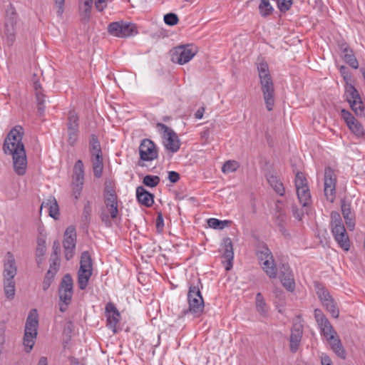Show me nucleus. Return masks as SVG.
<instances>
[{
	"instance_id": "f257e3e1",
	"label": "nucleus",
	"mask_w": 365,
	"mask_h": 365,
	"mask_svg": "<svg viewBox=\"0 0 365 365\" xmlns=\"http://www.w3.org/2000/svg\"><path fill=\"white\" fill-rule=\"evenodd\" d=\"M23 135L24 128L16 125L10 130L4 143V150L5 153L12 155L14 171L19 175H24L27 168Z\"/></svg>"
},
{
	"instance_id": "f03ea898",
	"label": "nucleus",
	"mask_w": 365,
	"mask_h": 365,
	"mask_svg": "<svg viewBox=\"0 0 365 365\" xmlns=\"http://www.w3.org/2000/svg\"><path fill=\"white\" fill-rule=\"evenodd\" d=\"M104 203L106 209L100 214L101 221L106 227L112 225L111 219L117 218L118 215V196L112 182H106L104 189Z\"/></svg>"
},
{
	"instance_id": "7ed1b4c3",
	"label": "nucleus",
	"mask_w": 365,
	"mask_h": 365,
	"mask_svg": "<svg viewBox=\"0 0 365 365\" xmlns=\"http://www.w3.org/2000/svg\"><path fill=\"white\" fill-rule=\"evenodd\" d=\"M17 273L15 259L11 252H7L4 264L3 284L5 296L12 299L15 295L16 283L14 277Z\"/></svg>"
},
{
	"instance_id": "20e7f679",
	"label": "nucleus",
	"mask_w": 365,
	"mask_h": 365,
	"mask_svg": "<svg viewBox=\"0 0 365 365\" xmlns=\"http://www.w3.org/2000/svg\"><path fill=\"white\" fill-rule=\"evenodd\" d=\"M38 315L36 309H31L27 317L24 334L23 338V344L25 351L29 353L34 344L38 334Z\"/></svg>"
},
{
	"instance_id": "39448f33",
	"label": "nucleus",
	"mask_w": 365,
	"mask_h": 365,
	"mask_svg": "<svg viewBox=\"0 0 365 365\" xmlns=\"http://www.w3.org/2000/svg\"><path fill=\"white\" fill-rule=\"evenodd\" d=\"M259 77L266 108L271 111L274 104V88L272 78L269 70H259Z\"/></svg>"
},
{
	"instance_id": "423d86ee",
	"label": "nucleus",
	"mask_w": 365,
	"mask_h": 365,
	"mask_svg": "<svg viewBox=\"0 0 365 365\" xmlns=\"http://www.w3.org/2000/svg\"><path fill=\"white\" fill-rule=\"evenodd\" d=\"M187 301L189 308L182 312V315H186L189 313L194 317H200L204 310V300L198 287L191 285L187 294Z\"/></svg>"
},
{
	"instance_id": "0eeeda50",
	"label": "nucleus",
	"mask_w": 365,
	"mask_h": 365,
	"mask_svg": "<svg viewBox=\"0 0 365 365\" xmlns=\"http://www.w3.org/2000/svg\"><path fill=\"white\" fill-rule=\"evenodd\" d=\"M93 274V262L88 251L82 252L80 260V267L78 271V285L81 290L88 286L89 279Z\"/></svg>"
},
{
	"instance_id": "6e6552de",
	"label": "nucleus",
	"mask_w": 365,
	"mask_h": 365,
	"mask_svg": "<svg viewBox=\"0 0 365 365\" xmlns=\"http://www.w3.org/2000/svg\"><path fill=\"white\" fill-rule=\"evenodd\" d=\"M73 279L68 274H66L60 284L58 289L59 310L65 312L71 304L73 297Z\"/></svg>"
},
{
	"instance_id": "1a4fd4ad",
	"label": "nucleus",
	"mask_w": 365,
	"mask_h": 365,
	"mask_svg": "<svg viewBox=\"0 0 365 365\" xmlns=\"http://www.w3.org/2000/svg\"><path fill=\"white\" fill-rule=\"evenodd\" d=\"M344 97L356 115H364V104L360 94L354 86L351 83H346L345 86Z\"/></svg>"
},
{
	"instance_id": "9d476101",
	"label": "nucleus",
	"mask_w": 365,
	"mask_h": 365,
	"mask_svg": "<svg viewBox=\"0 0 365 365\" xmlns=\"http://www.w3.org/2000/svg\"><path fill=\"white\" fill-rule=\"evenodd\" d=\"M156 127L163 138V144L165 148L172 153L178 152L180 147L178 135L163 123H158Z\"/></svg>"
},
{
	"instance_id": "9b49d317",
	"label": "nucleus",
	"mask_w": 365,
	"mask_h": 365,
	"mask_svg": "<svg viewBox=\"0 0 365 365\" xmlns=\"http://www.w3.org/2000/svg\"><path fill=\"white\" fill-rule=\"evenodd\" d=\"M294 183L299 203L303 207L308 206L312 201L311 193L307 180L304 173L302 172H297L296 173Z\"/></svg>"
},
{
	"instance_id": "f8f14e48",
	"label": "nucleus",
	"mask_w": 365,
	"mask_h": 365,
	"mask_svg": "<svg viewBox=\"0 0 365 365\" xmlns=\"http://www.w3.org/2000/svg\"><path fill=\"white\" fill-rule=\"evenodd\" d=\"M108 33L114 36L125 38L138 34L137 27L134 24L116 21L112 22L108 26Z\"/></svg>"
},
{
	"instance_id": "ddd939ff",
	"label": "nucleus",
	"mask_w": 365,
	"mask_h": 365,
	"mask_svg": "<svg viewBox=\"0 0 365 365\" xmlns=\"http://www.w3.org/2000/svg\"><path fill=\"white\" fill-rule=\"evenodd\" d=\"M197 48L193 45H182L174 48L171 60L174 63L183 65L190 61L197 53Z\"/></svg>"
},
{
	"instance_id": "4468645a",
	"label": "nucleus",
	"mask_w": 365,
	"mask_h": 365,
	"mask_svg": "<svg viewBox=\"0 0 365 365\" xmlns=\"http://www.w3.org/2000/svg\"><path fill=\"white\" fill-rule=\"evenodd\" d=\"M257 257L261 262L262 267L270 278L277 277V268L272 254L267 247H262L257 252Z\"/></svg>"
},
{
	"instance_id": "2eb2a0df",
	"label": "nucleus",
	"mask_w": 365,
	"mask_h": 365,
	"mask_svg": "<svg viewBox=\"0 0 365 365\" xmlns=\"http://www.w3.org/2000/svg\"><path fill=\"white\" fill-rule=\"evenodd\" d=\"M336 175L330 168H326L324 178V192L326 199L330 202H334L336 198Z\"/></svg>"
},
{
	"instance_id": "dca6fc26",
	"label": "nucleus",
	"mask_w": 365,
	"mask_h": 365,
	"mask_svg": "<svg viewBox=\"0 0 365 365\" xmlns=\"http://www.w3.org/2000/svg\"><path fill=\"white\" fill-rule=\"evenodd\" d=\"M341 116L346 122L347 127L356 138L359 139L365 138V130L363 125L349 110L342 109Z\"/></svg>"
},
{
	"instance_id": "f3484780",
	"label": "nucleus",
	"mask_w": 365,
	"mask_h": 365,
	"mask_svg": "<svg viewBox=\"0 0 365 365\" xmlns=\"http://www.w3.org/2000/svg\"><path fill=\"white\" fill-rule=\"evenodd\" d=\"M67 133L68 143L71 146H73L76 143L79 135V118L74 111H70L68 113Z\"/></svg>"
},
{
	"instance_id": "a211bd4d",
	"label": "nucleus",
	"mask_w": 365,
	"mask_h": 365,
	"mask_svg": "<svg viewBox=\"0 0 365 365\" xmlns=\"http://www.w3.org/2000/svg\"><path fill=\"white\" fill-rule=\"evenodd\" d=\"M314 318L319 327L321 334L324 336L327 341L331 339L330 336H332V338L337 336L336 332L329 321L320 309H316L314 310Z\"/></svg>"
},
{
	"instance_id": "6ab92c4d",
	"label": "nucleus",
	"mask_w": 365,
	"mask_h": 365,
	"mask_svg": "<svg viewBox=\"0 0 365 365\" xmlns=\"http://www.w3.org/2000/svg\"><path fill=\"white\" fill-rule=\"evenodd\" d=\"M76 242V233L74 227L70 226L66 228L64 233L63 245L65 257L67 260L73 258Z\"/></svg>"
},
{
	"instance_id": "aec40b11",
	"label": "nucleus",
	"mask_w": 365,
	"mask_h": 365,
	"mask_svg": "<svg viewBox=\"0 0 365 365\" xmlns=\"http://www.w3.org/2000/svg\"><path fill=\"white\" fill-rule=\"evenodd\" d=\"M140 158L143 161H152L158 158V150L154 143L149 139L142 140L139 147Z\"/></svg>"
},
{
	"instance_id": "412c9836",
	"label": "nucleus",
	"mask_w": 365,
	"mask_h": 365,
	"mask_svg": "<svg viewBox=\"0 0 365 365\" xmlns=\"http://www.w3.org/2000/svg\"><path fill=\"white\" fill-rule=\"evenodd\" d=\"M38 73H34L32 81H33V86L34 89L35 91V96L37 102L38 106V110L40 114H43L45 110V95L43 93L41 86L39 83V78L43 74V72L41 70H38Z\"/></svg>"
},
{
	"instance_id": "4be33fe9",
	"label": "nucleus",
	"mask_w": 365,
	"mask_h": 365,
	"mask_svg": "<svg viewBox=\"0 0 365 365\" xmlns=\"http://www.w3.org/2000/svg\"><path fill=\"white\" fill-rule=\"evenodd\" d=\"M303 335V324L300 322H294L291 329L289 338V347L292 353H296L299 347Z\"/></svg>"
},
{
	"instance_id": "5701e85b",
	"label": "nucleus",
	"mask_w": 365,
	"mask_h": 365,
	"mask_svg": "<svg viewBox=\"0 0 365 365\" xmlns=\"http://www.w3.org/2000/svg\"><path fill=\"white\" fill-rule=\"evenodd\" d=\"M107 317V326L114 333L116 332L117 324L120 321V313L115 306L112 303H108L106 306Z\"/></svg>"
},
{
	"instance_id": "b1692460",
	"label": "nucleus",
	"mask_w": 365,
	"mask_h": 365,
	"mask_svg": "<svg viewBox=\"0 0 365 365\" xmlns=\"http://www.w3.org/2000/svg\"><path fill=\"white\" fill-rule=\"evenodd\" d=\"M341 55L344 61L351 68H358L359 63L353 53V51L346 43H342L339 45Z\"/></svg>"
},
{
	"instance_id": "393cba45",
	"label": "nucleus",
	"mask_w": 365,
	"mask_h": 365,
	"mask_svg": "<svg viewBox=\"0 0 365 365\" xmlns=\"http://www.w3.org/2000/svg\"><path fill=\"white\" fill-rule=\"evenodd\" d=\"M284 271H281L279 278L282 285L290 292L294 290L295 282L293 274L290 268L287 265H283Z\"/></svg>"
},
{
	"instance_id": "a878e982",
	"label": "nucleus",
	"mask_w": 365,
	"mask_h": 365,
	"mask_svg": "<svg viewBox=\"0 0 365 365\" xmlns=\"http://www.w3.org/2000/svg\"><path fill=\"white\" fill-rule=\"evenodd\" d=\"M341 209L346 225L349 230H353L355 227L354 215L351 212V203L342 200L341 202Z\"/></svg>"
},
{
	"instance_id": "bb28decb",
	"label": "nucleus",
	"mask_w": 365,
	"mask_h": 365,
	"mask_svg": "<svg viewBox=\"0 0 365 365\" xmlns=\"http://www.w3.org/2000/svg\"><path fill=\"white\" fill-rule=\"evenodd\" d=\"M94 0H79L78 11L81 19L83 22L89 21Z\"/></svg>"
},
{
	"instance_id": "cd10ccee",
	"label": "nucleus",
	"mask_w": 365,
	"mask_h": 365,
	"mask_svg": "<svg viewBox=\"0 0 365 365\" xmlns=\"http://www.w3.org/2000/svg\"><path fill=\"white\" fill-rule=\"evenodd\" d=\"M136 197L139 203L148 207H151L154 202L153 195L143 186H138L136 188Z\"/></svg>"
},
{
	"instance_id": "c85d7f7f",
	"label": "nucleus",
	"mask_w": 365,
	"mask_h": 365,
	"mask_svg": "<svg viewBox=\"0 0 365 365\" xmlns=\"http://www.w3.org/2000/svg\"><path fill=\"white\" fill-rule=\"evenodd\" d=\"M223 257L226 260V270H230L232 267V261L234 258V252L232 242L230 238H226L223 240Z\"/></svg>"
},
{
	"instance_id": "c756f323",
	"label": "nucleus",
	"mask_w": 365,
	"mask_h": 365,
	"mask_svg": "<svg viewBox=\"0 0 365 365\" xmlns=\"http://www.w3.org/2000/svg\"><path fill=\"white\" fill-rule=\"evenodd\" d=\"M43 207L48 208L49 216L56 220L59 217V207L56 200L53 197H50L43 201L41 206V210Z\"/></svg>"
},
{
	"instance_id": "7c9ffc66",
	"label": "nucleus",
	"mask_w": 365,
	"mask_h": 365,
	"mask_svg": "<svg viewBox=\"0 0 365 365\" xmlns=\"http://www.w3.org/2000/svg\"><path fill=\"white\" fill-rule=\"evenodd\" d=\"M331 339L327 341L333 350V351L336 354L337 356L342 359H345L346 356V351L342 346L341 340L338 336L332 338L330 336Z\"/></svg>"
},
{
	"instance_id": "2f4dec72",
	"label": "nucleus",
	"mask_w": 365,
	"mask_h": 365,
	"mask_svg": "<svg viewBox=\"0 0 365 365\" xmlns=\"http://www.w3.org/2000/svg\"><path fill=\"white\" fill-rule=\"evenodd\" d=\"M267 179L270 186L274 190V191L279 195L283 196L285 192L284 187L282 182L278 179V178L273 175L269 174L267 175Z\"/></svg>"
},
{
	"instance_id": "473e14b6",
	"label": "nucleus",
	"mask_w": 365,
	"mask_h": 365,
	"mask_svg": "<svg viewBox=\"0 0 365 365\" xmlns=\"http://www.w3.org/2000/svg\"><path fill=\"white\" fill-rule=\"evenodd\" d=\"M72 180H84V165L81 160H78L73 166Z\"/></svg>"
},
{
	"instance_id": "72a5a7b5",
	"label": "nucleus",
	"mask_w": 365,
	"mask_h": 365,
	"mask_svg": "<svg viewBox=\"0 0 365 365\" xmlns=\"http://www.w3.org/2000/svg\"><path fill=\"white\" fill-rule=\"evenodd\" d=\"M272 0H261L259 5V11L262 16H267L274 11Z\"/></svg>"
},
{
	"instance_id": "f704fd0d",
	"label": "nucleus",
	"mask_w": 365,
	"mask_h": 365,
	"mask_svg": "<svg viewBox=\"0 0 365 365\" xmlns=\"http://www.w3.org/2000/svg\"><path fill=\"white\" fill-rule=\"evenodd\" d=\"M334 240L339 246L344 251H348L350 249V240L349 236L345 230V232L339 234L334 237Z\"/></svg>"
},
{
	"instance_id": "c9c22d12",
	"label": "nucleus",
	"mask_w": 365,
	"mask_h": 365,
	"mask_svg": "<svg viewBox=\"0 0 365 365\" xmlns=\"http://www.w3.org/2000/svg\"><path fill=\"white\" fill-rule=\"evenodd\" d=\"M256 309L257 311L263 317L267 316L268 307L267 306L264 297L260 292L256 295Z\"/></svg>"
},
{
	"instance_id": "e433bc0d",
	"label": "nucleus",
	"mask_w": 365,
	"mask_h": 365,
	"mask_svg": "<svg viewBox=\"0 0 365 365\" xmlns=\"http://www.w3.org/2000/svg\"><path fill=\"white\" fill-rule=\"evenodd\" d=\"M89 151L91 155L101 154V147L97 136L94 134L91 135L89 141Z\"/></svg>"
},
{
	"instance_id": "4c0bfd02",
	"label": "nucleus",
	"mask_w": 365,
	"mask_h": 365,
	"mask_svg": "<svg viewBox=\"0 0 365 365\" xmlns=\"http://www.w3.org/2000/svg\"><path fill=\"white\" fill-rule=\"evenodd\" d=\"M46 241L43 239H38L36 250V260L38 264L41 262L43 257L46 254Z\"/></svg>"
},
{
	"instance_id": "58836bf2",
	"label": "nucleus",
	"mask_w": 365,
	"mask_h": 365,
	"mask_svg": "<svg viewBox=\"0 0 365 365\" xmlns=\"http://www.w3.org/2000/svg\"><path fill=\"white\" fill-rule=\"evenodd\" d=\"M84 180H72V195L75 199H78L81 196L83 189Z\"/></svg>"
},
{
	"instance_id": "ea45409f",
	"label": "nucleus",
	"mask_w": 365,
	"mask_h": 365,
	"mask_svg": "<svg viewBox=\"0 0 365 365\" xmlns=\"http://www.w3.org/2000/svg\"><path fill=\"white\" fill-rule=\"evenodd\" d=\"M160 179L157 175H146L144 177L143 182L145 185L150 187H155L160 183Z\"/></svg>"
},
{
	"instance_id": "a19ab883",
	"label": "nucleus",
	"mask_w": 365,
	"mask_h": 365,
	"mask_svg": "<svg viewBox=\"0 0 365 365\" xmlns=\"http://www.w3.org/2000/svg\"><path fill=\"white\" fill-rule=\"evenodd\" d=\"M323 304L326 307L327 311L331 313L332 317L335 318L339 317V309H337L336 304L332 298L329 299V301L324 302Z\"/></svg>"
},
{
	"instance_id": "79ce46f5",
	"label": "nucleus",
	"mask_w": 365,
	"mask_h": 365,
	"mask_svg": "<svg viewBox=\"0 0 365 365\" xmlns=\"http://www.w3.org/2000/svg\"><path fill=\"white\" fill-rule=\"evenodd\" d=\"M239 168V164L235 160H227L222 167V171L224 173L235 172Z\"/></svg>"
},
{
	"instance_id": "37998d69",
	"label": "nucleus",
	"mask_w": 365,
	"mask_h": 365,
	"mask_svg": "<svg viewBox=\"0 0 365 365\" xmlns=\"http://www.w3.org/2000/svg\"><path fill=\"white\" fill-rule=\"evenodd\" d=\"M93 175L96 178H100L103 174V160H92Z\"/></svg>"
},
{
	"instance_id": "c03bdc74",
	"label": "nucleus",
	"mask_w": 365,
	"mask_h": 365,
	"mask_svg": "<svg viewBox=\"0 0 365 365\" xmlns=\"http://www.w3.org/2000/svg\"><path fill=\"white\" fill-rule=\"evenodd\" d=\"M208 225L213 229H222L228 224L227 220H220L216 218H210L207 220Z\"/></svg>"
},
{
	"instance_id": "a18cd8bd",
	"label": "nucleus",
	"mask_w": 365,
	"mask_h": 365,
	"mask_svg": "<svg viewBox=\"0 0 365 365\" xmlns=\"http://www.w3.org/2000/svg\"><path fill=\"white\" fill-rule=\"evenodd\" d=\"M272 2H276L279 10L284 13L287 11L292 4V0H272Z\"/></svg>"
},
{
	"instance_id": "49530a36",
	"label": "nucleus",
	"mask_w": 365,
	"mask_h": 365,
	"mask_svg": "<svg viewBox=\"0 0 365 365\" xmlns=\"http://www.w3.org/2000/svg\"><path fill=\"white\" fill-rule=\"evenodd\" d=\"M6 43L9 46L13 45L15 41V34L13 23L11 24V29H8V24H6Z\"/></svg>"
},
{
	"instance_id": "de8ad7c7",
	"label": "nucleus",
	"mask_w": 365,
	"mask_h": 365,
	"mask_svg": "<svg viewBox=\"0 0 365 365\" xmlns=\"http://www.w3.org/2000/svg\"><path fill=\"white\" fill-rule=\"evenodd\" d=\"M179 19L177 14L169 13L164 16V22L168 26H175L178 23Z\"/></svg>"
},
{
	"instance_id": "09e8293b",
	"label": "nucleus",
	"mask_w": 365,
	"mask_h": 365,
	"mask_svg": "<svg viewBox=\"0 0 365 365\" xmlns=\"http://www.w3.org/2000/svg\"><path fill=\"white\" fill-rule=\"evenodd\" d=\"M54 277L55 275H53V271L48 270L43 282V289L44 291L47 290L49 288L54 279Z\"/></svg>"
},
{
	"instance_id": "8fccbe9b",
	"label": "nucleus",
	"mask_w": 365,
	"mask_h": 365,
	"mask_svg": "<svg viewBox=\"0 0 365 365\" xmlns=\"http://www.w3.org/2000/svg\"><path fill=\"white\" fill-rule=\"evenodd\" d=\"M92 211L91 203L90 201H87L83 207L82 217L86 222L90 220L91 215Z\"/></svg>"
},
{
	"instance_id": "3c124183",
	"label": "nucleus",
	"mask_w": 365,
	"mask_h": 365,
	"mask_svg": "<svg viewBox=\"0 0 365 365\" xmlns=\"http://www.w3.org/2000/svg\"><path fill=\"white\" fill-rule=\"evenodd\" d=\"M53 1L56 8L57 16L61 18L64 12L65 0H53Z\"/></svg>"
},
{
	"instance_id": "603ef678",
	"label": "nucleus",
	"mask_w": 365,
	"mask_h": 365,
	"mask_svg": "<svg viewBox=\"0 0 365 365\" xmlns=\"http://www.w3.org/2000/svg\"><path fill=\"white\" fill-rule=\"evenodd\" d=\"M317 294L322 303L326 301H329V299L331 298L329 292L324 288L319 289L317 291Z\"/></svg>"
},
{
	"instance_id": "864d4df0",
	"label": "nucleus",
	"mask_w": 365,
	"mask_h": 365,
	"mask_svg": "<svg viewBox=\"0 0 365 365\" xmlns=\"http://www.w3.org/2000/svg\"><path fill=\"white\" fill-rule=\"evenodd\" d=\"M331 232H332L334 237H336L339 234L345 232V230H346L343 223L339 224V225L334 224V225L331 226Z\"/></svg>"
},
{
	"instance_id": "5fc2aeb1",
	"label": "nucleus",
	"mask_w": 365,
	"mask_h": 365,
	"mask_svg": "<svg viewBox=\"0 0 365 365\" xmlns=\"http://www.w3.org/2000/svg\"><path fill=\"white\" fill-rule=\"evenodd\" d=\"M292 212L294 217L298 221H301L304 216L303 210L299 209L297 205H292Z\"/></svg>"
},
{
	"instance_id": "6e6d98bb",
	"label": "nucleus",
	"mask_w": 365,
	"mask_h": 365,
	"mask_svg": "<svg viewBox=\"0 0 365 365\" xmlns=\"http://www.w3.org/2000/svg\"><path fill=\"white\" fill-rule=\"evenodd\" d=\"M341 223L342 220L339 213L337 212H332L331 213V226H333L334 224L339 225Z\"/></svg>"
},
{
	"instance_id": "4d7b16f0",
	"label": "nucleus",
	"mask_w": 365,
	"mask_h": 365,
	"mask_svg": "<svg viewBox=\"0 0 365 365\" xmlns=\"http://www.w3.org/2000/svg\"><path fill=\"white\" fill-rule=\"evenodd\" d=\"M164 227V220L162 213H158L156 218V228L158 232H161Z\"/></svg>"
},
{
	"instance_id": "13d9d810",
	"label": "nucleus",
	"mask_w": 365,
	"mask_h": 365,
	"mask_svg": "<svg viewBox=\"0 0 365 365\" xmlns=\"http://www.w3.org/2000/svg\"><path fill=\"white\" fill-rule=\"evenodd\" d=\"M95 1V7L97 11H103L104 9L107 6V0H94Z\"/></svg>"
},
{
	"instance_id": "bf43d9fd",
	"label": "nucleus",
	"mask_w": 365,
	"mask_h": 365,
	"mask_svg": "<svg viewBox=\"0 0 365 365\" xmlns=\"http://www.w3.org/2000/svg\"><path fill=\"white\" fill-rule=\"evenodd\" d=\"M180 179V175L175 171H170L168 173V180L170 182L175 183L177 182Z\"/></svg>"
},
{
	"instance_id": "052dcab7",
	"label": "nucleus",
	"mask_w": 365,
	"mask_h": 365,
	"mask_svg": "<svg viewBox=\"0 0 365 365\" xmlns=\"http://www.w3.org/2000/svg\"><path fill=\"white\" fill-rule=\"evenodd\" d=\"M321 364L322 365H333L330 357L324 354L321 356Z\"/></svg>"
},
{
	"instance_id": "680f3d73",
	"label": "nucleus",
	"mask_w": 365,
	"mask_h": 365,
	"mask_svg": "<svg viewBox=\"0 0 365 365\" xmlns=\"http://www.w3.org/2000/svg\"><path fill=\"white\" fill-rule=\"evenodd\" d=\"M204 112H205V108L200 107L195 113V118L201 119L203 117Z\"/></svg>"
},
{
	"instance_id": "e2e57ef3",
	"label": "nucleus",
	"mask_w": 365,
	"mask_h": 365,
	"mask_svg": "<svg viewBox=\"0 0 365 365\" xmlns=\"http://www.w3.org/2000/svg\"><path fill=\"white\" fill-rule=\"evenodd\" d=\"M268 65L263 59H258L257 68H267Z\"/></svg>"
},
{
	"instance_id": "0e129e2a",
	"label": "nucleus",
	"mask_w": 365,
	"mask_h": 365,
	"mask_svg": "<svg viewBox=\"0 0 365 365\" xmlns=\"http://www.w3.org/2000/svg\"><path fill=\"white\" fill-rule=\"evenodd\" d=\"M53 250L55 255H57L60 251V244L58 241H55L53 245Z\"/></svg>"
},
{
	"instance_id": "69168bd1",
	"label": "nucleus",
	"mask_w": 365,
	"mask_h": 365,
	"mask_svg": "<svg viewBox=\"0 0 365 365\" xmlns=\"http://www.w3.org/2000/svg\"><path fill=\"white\" fill-rule=\"evenodd\" d=\"M48 270H52L53 272V275H55L58 271V265L56 262H53V264H51L50 265V267H49V269Z\"/></svg>"
},
{
	"instance_id": "338daca9",
	"label": "nucleus",
	"mask_w": 365,
	"mask_h": 365,
	"mask_svg": "<svg viewBox=\"0 0 365 365\" xmlns=\"http://www.w3.org/2000/svg\"><path fill=\"white\" fill-rule=\"evenodd\" d=\"M37 365H48L47 358L44 356L41 357Z\"/></svg>"
},
{
	"instance_id": "774afa93",
	"label": "nucleus",
	"mask_w": 365,
	"mask_h": 365,
	"mask_svg": "<svg viewBox=\"0 0 365 365\" xmlns=\"http://www.w3.org/2000/svg\"><path fill=\"white\" fill-rule=\"evenodd\" d=\"M103 160L102 153L91 155V161L92 160Z\"/></svg>"
}]
</instances>
